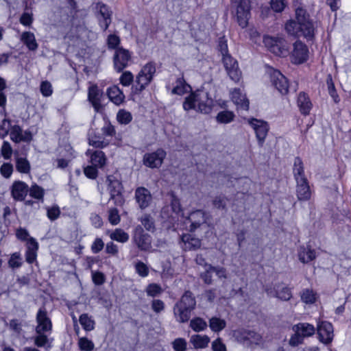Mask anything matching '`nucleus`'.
<instances>
[{
	"instance_id": "obj_27",
	"label": "nucleus",
	"mask_w": 351,
	"mask_h": 351,
	"mask_svg": "<svg viewBox=\"0 0 351 351\" xmlns=\"http://www.w3.org/2000/svg\"><path fill=\"white\" fill-rule=\"evenodd\" d=\"M298 258L303 263H308L316 258L315 250L309 245L300 246L298 249Z\"/></svg>"
},
{
	"instance_id": "obj_62",
	"label": "nucleus",
	"mask_w": 351,
	"mask_h": 351,
	"mask_svg": "<svg viewBox=\"0 0 351 351\" xmlns=\"http://www.w3.org/2000/svg\"><path fill=\"white\" fill-rule=\"evenodd\" d=\"M146 291L148 295L155 297L161 293L162 289L160 285L153 283L148 285Z\"/></svg>"
},
{
	"instance_id": "obj_47",
	"label": "nucleus",
	"mask_w": 351,
	"mask_h": 351,
	"mask_svg": "<svg viewBox=\"0 0 351 351\" xmlns=\"http://www.w3.org/2000/svg\"><path fill=\"white\" fill-rule=\"evenodd\" d=\"M9 328L13 331L17 336L23 333L22 322L17 319H12L10 321Z\"/></svg>"
},
{
	"instance_id": "obj_17",
	"label": "nucleus",
	"mask_w": 351,
	"mask_h": 351,
	"mask_svg": "<svg viewBox=\"0 0 351 351\" xmlns=\"http://www.w3.org/2000/svg\"><path fill=\"white\" fill-rule=\"evenodd\" d=\"M208 215L203 210H196L191 212L186 219L191 223L189 230L195 232L201 226L206 223Z\"/></svg>"
},
{
	"instance_id": "obj_42",
	"label": "nucleus",
	"mask_w": 351,
	"mask_h": 351,
	"mask_svg": "<svg viewBox=\"0 0 351 351\" xmlns=\"http://www.w3.org/2000/svg\"><path fill=\"white\" fill-rule=\"evenodd\" d=\"M28 193H29V195L32 197L43 201L45 194L44 189L36 184L32 185L30 188L29 187Z\"/></svg>"
},
{
	"instance_id": "obj_16",
	"label": "nucleus",
	"mask_w": 351,
	"mask_h": 351,
	"mask_svg": "<svg viewBox=\"0 0 351 351\" xmlns=\"http://www.w3.org/2000/svg\"><path fill=\"white\" fill-rule=\"evenodd\" d=\"M222 62L230 78L234 82H239L241 77L237 61L230 54L222 57Z\"/></svg>"
},
{
	"instance_id": "obj_18",
	"label": "nucleus",
	"mask_w": 351,
	"mask_h": 351,
	"mask_svg": "<svg viewBox=\"0 0 351 351\" xmlns=\"http://www.w3.org/2000/svg\"><path fill=\"white\" fill-rule=\"evenodd\" d=\"M319 340L324 344H329L333 339V326L328 322H322L317 325Z\"/></svg>"
},
{
	"instance_id": "obj_60",
	"label": "nucleus",
	"mask_w": 351,
	"mask_h": 351,
	"mask_svg": "<svg viewBox=\"0 0 351 351\" xmlns=\"http://www.w3.org/2000/svg\"><path fill=\"white\" fill-rule=\"evenodd\" d=\"M173 348L175 351H186V341L184 339L178 338L173 341Z\"/></svg>"
},
{
	"instance_id": "obj_37",
	"label": "nucleus",
	"mask_w": 351,
	"mask_h": 351,
	"mask_svg": "<svg viewBox=\"0 0 351 351\" xmlns=\"http://www.w3.org/2000/svg\"><path fill=\"white\" fill-rule=\"evenodd\" d=\"M209 326L211 330L218 332L225 328L226 326V322L224 319L214 317L210 319Z\"/></svg>"
},
{
	"instance_id": "obj_28",
	"label": "nucleus",
	"mask_w": 351,
	"mask_h": 351,
	"mask_svg": "<svg viewBox=\"0 0 351 351\" xmlns=\"http://www.w3.org/2000/svg\"><path fill=\"white\" fill-rule=\"evenodd\" d=\"M231 98L233 102L239 108L247 110L249 108V101L245 95H243L239 88H234L231 92Z\"/></svg>"
},
{
	"instance_id": "obj_45",
	"label": "nucleus",
	"mask_w": 351,
	"mask_h": 351,
	"mask_svg": "<svg viewBox=\"0 0 351 351\" xmlns=\"http://www.w3.org/2000/svg\"><path fill=\"white\" fill-rule=\"evenodd\" d=\"M22 134H23L22 128L18 125H14L11 128L10 134V138L14 143H20L22 141V139H23Z\"/></svg>"
},
{
	"instance_id": "obj_54",
	"label": "nucleus",
	"mask_w": 351,
	"mask_h": 351,
	"mask_svg": "<svg viewBox=\"0 0 351 351\" xmlns=\"http://www.w3.org/2000/svg\"><path fill=\"white\" fill-rule=\"evenodd\" d=\"M12 148L8 141H4L1 148V154L5 160H9L12 157Z\"/></svg>"
},
{
	"instance_id": "obj_25",
	"label": "nucleus",
	"mask_w": 351,
	"mask_h": 351,
	"mask_svg": "<svg viewBox=\"0 0 351 351\" xmlns=\"http://www.w3.org/2000/svg\"><path fill=\"white\" fill-rule=\"evenodd\" d=\"M182 248L185 251L196 250L201 247V240L190 234L181 236Z\"/></svg>"
},
{
	"instance_id": "obj_56",
	"label": "nucleus",
	"mask_w": 351,
	"mask_h": 351,
	"mask_svg": "<svg viewBox=\"0 0 351 351\" xmlns=\"http://www.w3.org/2000/svg\"><path fill=\"white\" fill-rule=\"evenodd\" d=\"M13 172V165L10 162H5L0 167V173L5 178H9Z\"/></svg>"
},
{
	"instance_id": "obj_40",
	"label": "nucleus",
	"mask_w": 351,
	"mask_h": 351,
	"mask_svg": "<svg viewBox=\"0 0 351 351\" xmlns=\"http://www.w3.org/2000/svg\"><path fill=\"white\" fill-rule=\"evenodd\" d=\"M188 88H189V86H188L183 77L178 78L176 85L172 90V93L182 95L187 92Z\"/></svg>"
},
{
	"instance_id": "obj_21",
	"label": "nucleus",
	"mask_w": 351,
	"mask_h": 351,
	"mask_svg": "<svg viewBox=\"0 0 351 351\" xmlns=\"http://www.w3.org/2000/svg\"><path fill=\"white\" fill-rule=\"evenodd\" d=\"M266 291L269 296L283 301H289L292 298L291 289L282 284L275 285L273 290L267 289Z\"/></svg>"
},
{
	"instance_id": "obj_9",
	"label": "nucleus",
	"mask_w": 351,
	"mask_h": 351,
	"mask_svg": "<svg viewBox=\"0 0 351 351\" xmlns=\"http://www.w3.org/2000/svg\"><path fill=\"white\" fill-rule=\"evenodd\" d=\"M271 82L282 95L287 94L289 89L296 91L297 85L293 87L290 86L287 78L278 70H274L271 73Z\"/></svg>"
},
{
	"instance_id": "obj_51",
	"label": "nucleus",
	"mask_w": 351,
	"mask_h": 351,
	"mask_svg": "<svg viewBox=\"0 0 351 351\" xmlns=\"http://www.w3.org/2000/svg\"><path fill=\"white\" fill-rule=\"evenodd\" d=\"M270 6L272 10L275 12H282L287 6L286 0H271Z\"/></svg>"
},
{
	"instance_id": "obj_4",
	"label": "nucleus",
	"mask_w": 351,
	"mask_h": 351,
	"mask_svg": "<svg viewBox=\"0 0 351 351\" xmlns=\"http://www.w3.org/2000/svg\"><path fill=\"white\" fill-rule=\"evenodd\" d=\"M196 300L192 292L186 291L173 306V315L177 322H187L191 316V312L195 309Z\"/></svg>"
},
{
	"instance_id": "obj_11",
	"label": "nucleus",
	"mask_w": 351,
	"mask_h": 351,
	"mask_svg": "<svg viewBox=\"0 0 351 351\" xmlns=\"http://www.w3.org/2000/svg\"><path fill=\"white\" fill-rule=\"evenodd\" d=\"M308 48L301 40H297L293 44V48L291 53V62L300 64L305 62L308 58Z\"/></svg>"
},
{
	"instance_id": "obj_38",
	"label": "nucleus",
	"mask_w": 351,
	"mask_h": 351,
	"mask_svg": "<svg viewBox=\"0 0 351 351\" xmlns=\"http://www.w3.org/2000/svg\"><path fill=\"white\" fill-rule=\"evenodd\" d=\"M234 114L232 111L224 110L219 112L217 117L216 120L219 123H229L232 122L234 119Z\"/></svg>"
},
{
	"instance_id": "obj_13",
	"label": "nucleus",
	"mask_w": 351,
	"mask_h": 351,
	"mask_svg": "<svg viewBox=\"0 0 351 351\" xmlns=\"http://www.w3.org/2000/svg\"><path fill=\"white\" fill-rule=\"evenodd\" d=\"M97 17L99 24L104 31H106L112 22V12L110 8L102 2H98L95 5Z\"/></svg>"
},
{
	"instance_id": "obj_24",
	"label": "nucleus",
	"mask_w": 351,
	"mask_h": 351,
	"mask_svg": "<svg viewBox=\"0 0 351 351\" xmlns=\"http://www.w3.org/2000/svg\"><path fill=\"white\" fill-rule=\"evenodd\" d=\"M265 45L268 47L270 51L276 56H283L286 49L282 45L283 40L278 38L266 37L264 39Z\"/></svg>"
},
{
	"instance_id": "obj_20",
	"label": "nucleus",
	"mask_w": 351,
	"mask_h": 351,
	"mask_svg": "<svg viewBox=\"0 0 351 351\" xmlns=\"http://www.w3.org/2000/svg\"><path fill=\"white\" fill-rule=\"evenodd\" d=\"M12 198L19 202L25 201L29 192L28 185L23 181H14L10 188Z\"/></svg>"
},
{
	"instance_id": "obj_34",
	"label": "nucleus",
	"mask_w": 351,
	"mask_h": 351,
	"mask_svg": "<svg viewBox=\"0 0 351 351\" xmlns=\"http://www.w3.org/2000/svg\"><path fill=\"white\" fill-rule=\"evenodd\" d=\"M298 106L303 114L306 115L309 114L312 108V104L307 95L303 92H301L298 95Z\"/></svg>"
},
{
	"instance_id": "obj_59",
	"label": "nucleus",
	"mask_w": 351,
	"mask_h": 351,
	"mask_svg": "<svg viewBox=\"0 0 351 351\" xmlns=\"http://www.w3.org/2000/svg\"><path fill=\"white\" fill-rule=\"evenodd\" d=\"M60 215V208L58 206H53L51 208H47V215L48 218L51 220L54 221L57 219Z\"/></svg>"
},
{
	"instance_id": "obj_10",
	"label": "nucleus",
	"mask_w": 351,
	"mask_h": 351,
	"mask_svg": "<svg viewBox=\"0 0 351 351\" xmlns=\"http://www.w3.org/2000/svg\"><path fill=\"white\" fill-rule=\"evenodd\" d=\"M235 337L239 342L246 346L252 344L258 345L262 341V336L251 330H239L235 332Z\"/></svg>"
},
{
	"instance_id": "obj_6",
	"label": "nucleus",
	"mask_w": 351,
	"mask_h": 351,
	"mask_svg": "<svg viewBox=\"0 0 351 351\" xmlns=\"http://www.w3.org/2000/svg\"><path fill=\"white\" fill-rule=\"evenodd\" d=\"M106 182H108V189L110 195V200H113L116 206H122L124 199L121 195V183L113 176H108L106 178Z\"/></svg>"
},
{
	"instance_id": "obj_3",
	"label": "nucleus",
	"mask_w": 351,
	"mask_h": 351,
	"mask_svg": "<svg viewBox=\"0 0 351 351\" xmlns=\"http://www.w3.org/2000/svg\"><path fill=\"white\" fill-rule=\"evenodd\" d=\"M213 101L207 92L197 90L187 96L183 102L186 111L195 110L202 114H209L213 108Z\"/></svg>"
},
{
	"instance_id": "obj_15",
	"label": "nucleus",
	"mask_w": 351,
	"mask_h": 351,
	"mask_svg": "<svg viewBox=\"0 0 351 351\" xmlns=\"http://www.w3.org/2000/svg\"><path fill=\"white\" fill-rule=\"evenodd\" d=\"M133 241L142 251L149 250L152 247V237L149 234L144 232V230L141 226H138L135 228Z\"/></svg>"
},
{
	"instance_id": "obj_46",
	"label": "nucleus",
	"mask_w": 351,
	"mask_h": 351,
	"mask_svg": "<svg viewBox=\"0 0 351 351\" xmlns=\"http://www.w3.org/2000/svg\"><path fill=\"white\" fill-rule=\"evenodd\" d=\"M122 74L119 77L120 84L123 86H129L134 82V75L129 71H121Z\"/></svg>"
},
{
	"instance_id": "obj_64",
	"label": "nucleus",
	"mask_w": 351,
	"mask_h": 351,
	"mask_svg": "<svg viewBox=\"0 0 351 351\" xmlns=\"http://www.w3.org/2000/svg\"><path fill=\"white\" fill-rule=\"evenodd\" d=\"M213 351H227L226 345L221 338H217L212 342Z\"/></svg>"
},
{
	"instance_id": "obj_41",
	"label": "nucleus",
	"mask_w": 351,
	"mask_h": 351,
	"mask_svg": "<svg viewBox=\"0 0 351 351\" xmlns=\"http://www.w3.org/2000/svg\"><path fill=\"white\" fill-rule=\"evenodd\" d=\"M190 326L194 331L200 332L206 328L207 324L202 318L195 317L191 320Z\"/></svg>"
},
{
	"instance_id": "obj_58",
	"label": "nucleus",
	"mask_w": 351,
	"mask_h": 351,
	"mask_svg": "<svg viewBox=\"0 0 351 351\" xmlns=\"http://www.w3.org/2000/svg\"><path fill=\"white\" fill-rule=\"evenodd\" d=\"M40 90L44 97H49L53 93L51 84L48 81H44L41 82Z\"/></svg>"
},
{
	"instance_id": "obj_14",
	"label": "nucleus",
	"mask_w": 351,
	"mask_h": 351,
	"mask_svg": "<svg viewBox=\"0 0 351 351\" xmlns=\"http://www.w3.org/2000/svg\"><path fill=\"white\" fill-rule=\"evenodd\" d=\"M167 155L162 148L157 149L152 153H147L143 156V164L149 168H159L162 165Z\"/></svg>"
},
{
	"instance_id": "obj_35",
	"label": "nucleus",
	"mask_w": 351,
	"mask_h": 351,
	"mask_svg": "<svg viewBox=\"0 0 351 351\" xmlns=\"http://www.w3.org/2000/svg\"><path fill=\"white\" fill-rule=\"evenodd\" d=\"M210 341V339L207 335H195L191 338V342L193 343L195 348H206Z\"/></svg>"
},
{
	"instance_id": "obj_2",
	"label": "nucleus",
	"mask_w": 351,
	"mask_h": 351,
	"mask_svg": "<svg viewBox=\"0 0 351 351\" xmlns=\"http://www.w3.org/2000/svg\"><path fill=\"white\" fill-rule=\"evenodd\" d=\"M36 335L33 337L34 346L49 350L52 347L53 339L48 335L52 331V322L45 308H40L36 316Z\"/></svg>"
},
{
	"instance_id": "obj_49",
	"label": "nucleus",
	"mask_w": 351,
	"mask_h": 351,
	"mask_svg": "<svg viewBox=\"0 0 351 351\" xmlns=\"http://www.w3.org/2000/svg\"><path fill=\"white\" fill-rule=\"evenodd\" d=\"M111 238L119 242L125 243L128 241L129 235L127 232L121 229H116L112 234Z\"/></svg>"
},
{
	"instance_id": "obj_53",
	"label": "nucleus",
	"mask_w": 351,
	"mask_h": 351,
	"mask_svg": "<svg viewBox=\"0 0 351 351\" xmlns=\"http://www.w3.org/2000/svg\"><path fill=\"white\" fill-rule=\"evenodd\" d=\"M327 84L329 95L332 97L334 101L337 104L339 101V97L337 93V91L335 88V85L332 82V77L330 75L328 76L327 79Z\"/></svg>"
},
{
	"instance_id": "obj_48",
	"label": "nucleus",
	"mask_w": 351,
	"mask_h": 351,
	"mask_svg": "<svg viewBox=\"0 0 351 351\" xmlns=\"http://www.w3.org/2000/svg\"><path fill=\"white\" fill-rule=\"evenodd\" d=\"M23 264L22 258L19 252L12 254L8 261L9 267L15 269L19 268Z\"/></svg>"
},
{
	"instance_id": "obj_7",
	"label": "nucleus",
	"mask_w": 351,
	"mask_h": 351,
	"mask_svg": "<svg viewBox=\"0 0 351 351\" xmlns=\"http://www.w3.org/2000/svg\"><path fill=\"white\" fill-rule=\"evenodd\" d=\"M132 54L129 50L119 47L114 51L113 56V65L114 70L120 73L128 66L131 61Z\"/></svg>"
},
{
	"instance_id": "obj_12",
	"label": "nucleus",
	"mask_w": 351,
	"mask_h": 351,
	"mask_svg": "<svg viewBox=\"0 0 351 351\" xmlns=\"http://www.w3.org/2000/svg\"><path fill=\"white\" fill-rule=\"evenodd\" d=\"M237 21L242 28L247 27L250 16V3L249 0H239L236 5Z\"/></svg>"
},
{
	"instance_id": "obj_22",
	"label": "nucleus",
	"mask_w": 351,
	"mask_h": 351,
	"mask_svg": "<svg viewBox=\"0 0 351 351\" xmlns=\"http://www.w3.org/2000/svg\"><path fill=\"white\" fill-rule=\"evenodd\" d=\"M180 200L175 195H172L170 206H166L161 210V216L163 219L174 218L173 214L176 215L182 212Z\"/></svg>"
},
{
	"instance_id": "obj_39",
	"label": "nucleus",
	"mask_w": 351,
	"mask_h": 351,
	"mask_svg": "<svg viewBox=\"0 0 351 351\" xmlns=\"http://www.w3.org/2000/svg\"><path fill=\"white\" fill-rule=\"evenodd\" d=\"M79 322L82 328L86 331H91L95 328V322L86 313L80 316Z\"/></svg>"
},
{
	"instance_id": "obj_36",
	"label": "nucleus",
	"mask_w": 351,
	"mask_h": 351,
	"mask_svg": "<svg viewBox=\"0 0 351 351\" xmlns=\"http://www.w3.org/2000/svg\"><path fill=\"white\" fill-rule=\"evenodd\" d=\"M90 159L92 165L97 167H103L106 161L105 154L100 150L95 151L91 154Z\"/></svg>"
},
{
	"instance_id": "obj_33",
	"label": "nucleus",
	"mask_w": 351,
	"mask_h": 351,
	"mask_svg": "<svg viewBox=\"0 0 351 351\" xmlns=\"http://www.w3.org/2000/svg\"><path fill=\"white\" fill-rule=\"evenodd\" d=\"M107 95L111 101L116 105L121 104L124 99L125 95L117 86L110 87L107 90Z\"/></svg>"
},
{
	"instance_id": "obj_52",
	"label": "nucleus",
	"mask_w": 351,
	"mask_h": 351,
	"mask_svg": "<svg viewBox=\"0 0 351 351\" xmlns=\"http://www.w3.org/2000/svg\"><path fill=\"white\" fill-rule=\"evenodd\" d=\"M301 299L306 304H313L315 302V295L312 290L306 289L302 291Z\"/></svg>"
},
{
	"instance_id": "obj_57",
	"label": "nucleus",
	"mask_w": 351,
	"mask_h": 351,
	"mask_svg": "<svg viewBox=\"0 0 351 351\" xmlns=\"http://www.w3.org/2000/svg\"><path fill=\"white\" fill-rule=\"evenodd\" d=\"M227 198L223 195L216 196L213 201V206L218 209H225L227 204Z\"/></svg>"
},
{
	"instance_id": "obj_30",
	"label": "nucleus",
	"mask_w": 351,
	"mask_h": 351,
	"mask_svg": "<svg viewBox=\"0 0 351 351\" xmlns=\"http://www.w3.org/2000/svg\"><path fill=\"white\" fill-rule=\"evenodd\" d=\"M293 173L295 182L307 180L304 174V165L302 159L300 157H296L294 159Z\"/></svg>"
},
{
	"instance_id": "obj_50",
	"label": "nucleus",
	"mask_w": 351,
	"mask_h": 351,
	"mask_svg": "<svg viewBox=\"0 0 351 351\" xmlns=\"http://www.w3.org/2000/svg\"><path fill=\"white\" fill-rule=\"evenodd\" d=\"M78 346L80 349L82 351H92L94 349V343L86 337L80 338Z\"/></svg>"
},
{
	"instance_id": "obj_5",
	"label": "nucleus",
	"mask_w": 351,
	"mask_h": 351,
	"mask_svg": "<svg viewBox=\"0 0 351 351\" xmlns=\"http://www.w3.org/2000/svg\"><path fill=\"white\" fill-rule=\"evenodd\" d=\"M156 64L149 62L143 66L136 77L134 84L132 86V93L140 94L151 83L156 73Z\"/></svg>"
},
{
	"instance_id": "obj_55",
	"label": "nucleus",
	"mask_w": 351,
	"mask_h": 351,
	"mask_svg": "<svg viewBox=\"0 0 351 351\" xmlns=\"http://www.w3.org/2000/svg\"><path fill=\"white\" fill-rule=\"evenodd\" d=\"M108 220L109 222L114 226L120 222V215L119 214V210L116 208H112L109 210Z\"/></svg>"
},
{
	"instance_id": "obj_19",
	"label": "nucleus",
	"mask_w": 351,
	"mask_h": 351,
	"mask_svg": "<svg viewBox=\"0 0 351 351\" xmlns=\"http://www.w3.org/2000/svg\"><path fill=\"white\" fill-rule=\"evenodd\" d=\"M134 198L141 210L147 208L152 202V196L150 191L143 186L137 187L135 190Z\"/></svg>"
},
{
	"instance_id": "obj_43",
	"label": "nucleus",
	"mask_w": 351,
	"mask_h": 351,
	"mask_svg": "<svg viewBox=\"0 0 351 351\" xmlns=\"http://www.w3.org/2000/svg\"><path fill=\"white\" fill-rule=\"evenodd\" d=\"M117 119L121 124L127 125L132 121V116L130 112L124 109H121L117 112Z\"/></svg>"
},
{
	"instance_id": "obj_61",
	"label": "nucleus",
	"mask_w": 351,
	"mask_h": 351,
	"mask_svg": "<svg viewBox=\"0 0 351 351\" xmlns=\"http://www.w3.org/2000/svg\"><path fill=\"white\" fill-rule=\"evenodd\" d=\"M120 44V38L119 36L114 34H110L108 37V47L109 49H112L116 50V49L119 48V45Z\"/></svg>"
},
{
	"instance_id": "obj_44",
	"label": "nucleus",
	"mask_w": 351,
	"mask_h": 351,
	"mask_svg": "<svg viewBox=\"0 0 351 351\" xmlns=\"http://www.w3.org/2000/svg\"><path fill=\"white\" fill-rule=\"evenodd\" d=\"M140 221L147 231L154 232L155 230L154 220L150 215L144 214Z\"/></svg>"
},
{
	"instance_id": "obj_1",
	"label": "nucleus",
	"mask_w": 351,
	"mask_h": 351,
	"mask_svg": "<svg viewBox=\"0 0 351 351\" xmlns=\"http://www.w3.org/2000/svg\"><path fill=\"white\" fill-rule=\"evenodd\" d=\"M295 19L296 21L291 19L285 23V28L287 34L295 37L303 36L308 40H312L315 36V27L306 11L298 8L295 10Z\"/></svg>"
},
{
	"instance_id": "obj_26",
	"label": "nucleus",
	"mask_w": 351,
	"mask_h": 351,
	"mask_svg": "<svg viewBox=\"0 0 351 351\" xmlns=\"http://www.w3.org/2000/svg\"><path fill=\"white\" fill-rule=\"evenodd\" d=\"M102 93L96 85L91 86L88 88V97L89 101L92 104L95 111L99 112L101 108V97Z\"/></svg>"
},
{
	"instance_id": "obj_31",
	"label": "nucleus",
	"mask_w": 351,
	"mask_h": 351,
	"mask_svg": "<svg viewBox=\"0 0 351 351\" xmlns=\"http://www.w3.org/2000/svg\"><path fill=\"white\" fill-rule=\"evenodd\" d=\"M293 330L298 332L303 338L312 336L315 331L313 325L308 323H299L293 326Z\"/></svg>"
},
{
	"instance_id": "obj_23",
	"label": "nucleus",
	"mask_w": 351,
	"mask_h": 351,
	"mask_svg": "<svg viewBox=\"0 0 351 351\" xmlns=\"http://www.w3.org/2000/svg\"><path fill=\"white\" fill-rule=\"evenodd\" d=\"M311 195L308 180L296 182V196L298 201L306 202L311 199Z\"/></svg>"
},
{
	"instance_id": "obj_8",
	"label": "nucleus",
	"mask_w": 351,
	"mask_h": 351,
	"mask_svg": "<svg viewBox=\"0 0 351 351\" xmlns=\"http://www.w3.org/2000/svg\"><path fill=\"white\" fill-rule=\"evenodd\" d=\"M248 123L254 130L258 145L263 147L269 130L268 123L265 121L255 118L248 119Z\"/></svg>"
},
{
	"instance_id": "obj_29",
	"label": "nucleus",
	"mask_w": 351,
	"mask_h": 351,
	"mask_svg": "<svg viewBox=\"0 0 351 351\" xmlns=\"http://www.w3.org/2000/svg\"><path fill=\"white\" fill-rule=\"evenodd\" d=\"M15 167L17 171L21 173H29L31 170V165L29 160L19 155L18 152L14 154Z\"/></svg>"
},
{
	"instance_id": "obj_32",
	"label": "nucleus",
	"mask_w": 351,
	"mask_h": 351,
	"mask_svg": "<svg viewBox=\"0 0 351 351\" xmlns=\"http://www.w3.org/2000/svg\"><path fill=\"white\" fill-rule=\"evenodd\" d=\"M21 40L27 47L29 51H35L38 47L34 33L31 32H24L21 36Z\"/></svg>"
},
{
	"instance_id": "obj_63",
	"label": "nucleus",
	"mask_w": 351,
	"mask_h": 351,
	"mask_svg": "<svg viewBox=\"0 0 351 351\" xmlns=\"http://www.w3.org/2000/svg\"><path fill=\"white\" fill-rule=\"evenodd\" d=\"M218 49L220 51L222 57L229 54L227 40L225 39L224 37H221L219 38Z\"/></svg>"
}]
</instances>
